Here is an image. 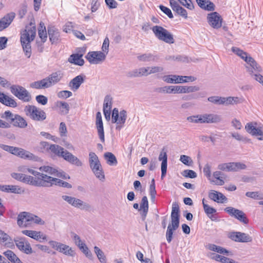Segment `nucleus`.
Masks as SVG:
<instances>
[{
    "instance_id": "f257e3e1",
    "label": "nucleus",
    "mask_w": 263,
    "mask_h": 263,
    "mask_svg": "<svg viewBox=\"0 0 263 263\" xmlns=\"http://www.w3.org/2000/svg\"><path fill=\"white\" fill-rule=\"evenodd\" d=\"M41 171L44 172L51 176L36 172V176H37L38 186H49L54 184L56 178L63 179H69V176L61 170H58L55 167L50 166L44 165L39 168Z\"/></svg>"
},
{
    "instance_id": "f03ea898",
    "label": "nucleus",
    "mask_w": 263,
    "mask_h": 263,
    "mask_svg": "<svg viewBox=\"0 0 263 263\" xmlns=\"http://www.w3.org/2000/svg\"><path fill=\"white\" fill-rule=\"evenodd\" d=\"M36 26L34 22H31L25 30L21 33V43L25 55L29 58L31 54V42L36 36Z\"/></svg>"
},
{
    "instance_id": "7ed1b4c3",
    "label": "nucleus",
    "mask_w": 263,
    "mask_h": 263,
    "mask_svg": "<svg viewBox=\"0 0 263 263\" xmlns=\"http://www.w3.org/2000/svg\"><path fill=\"white\" fill-rule=\"evenodd\" d=\"M179 207L177 202H174L172 204L171 212V223L168 224L166 232V238L168 243L171 242L173 232L177 230L179 226Z\"/></svg>"
},
{
    "instance_id": "20e7f679",
    "label": "nucleus",
    "mask_w": 263,
    "mask_h": 263,
    "mask_svg": "<svg viewBox=\"0 0 263 263\" xmlns=\"http://www.w3.org/2000/svg\"><path fill=\"white\" fill-rule=\"evenodd\" d=\"M187 121L195 124L218 123L221 121L220 115L215 114H203L187 117Z\"/></svg>"
},
{
    "instance_id": "39448f33",
    "label": "nucleus",
    "mask_w": 263,
    "mask_h": 263,
    "mask_svg": "<svg viewBox=\"0 0 263 263\" xmlns=\"http://www.w3.org/2000/svg\"><path fill=\"white\" fill-rule=\"evenodd\" d=\"M89 163L95 176L100 181L104 182L105 179L104 172L99 158L95 153H89Z\"/></svg>"
},
{
    "instance_id": "423d86ee",
    "label": "nucleus",
    "mask_w": 263,
    "mask_h": 263,
    "mask_svg": "<svg viewBox=\"0 0 263 263\" xmlns=\"http://www.w3.org/2000/svg\"><path fill=\"white\" fill-rule=\"evenodd\" d=\"M25 115L35 121L42 122L46 118V114L42 109L34 105H28L24 108Z\"/></svg>"
},
{
    "instance_id": "0eeeda50",
    "label": "nucleus",
    "mask_w": 263,
    "mask_h": 263,
    "mask_svg": "<svg viewBox=\"0 0 263 263\" xmlns=\"http://www.w3.org/2000/svg\"><path fill=\"white\" fill-rule=\"evenodd\" d=\"M151 29L159 40L171 44L175 42L173 35L167 29L160 26H154Z\"/></svg>"
},
{
    "instance_id": "6e6552de",
    "label": "nucleus",
    "mask_w": 263,
    "mask_h": 263,
    "mask_svg": "<svg viewBox=\"0 0 263 263\" xmlns=\"http://www.w3.org/2000/svg\"><path fill=\"white\" fill-rule=\"evenodd\" d=\"M162 80L169 84H179L192 82L196 80L193 76H182L176 74L164 75L162 77Z\"/></svg>"
},
{
    "instance_id": "1a4fd4ad",
    "label": "nucleus",
    "mask_w": 263,
    "mask_h": 263,
    "mask_svg": "<svg viewBox=\"0 0 263 263\" xmlns=\"http://www.w3.org/2000/svg\"><path fill=\"white\" fill-rule=\"evenodd\" d=\"M11 93L20 100L28 102L31 100L30 93L24 87L18 85H13L10 87Z\"/></svg>"
},
{
    "instance_id": "9d476101",
    "label": "nucleus",
    "mask_w": 263,
    "mask_h": 263,
    "mask_svg": "<svg viewBox=\"0 0 263 263\" xmlns=\"http://www.w3.org/2000/svg\"><path fill=\"white\" fill-rule=\"evenodd\" d=\"M127 119V112L125 110L119 112L118 109L115 108L112 112V122L117 124L116 129L120 130L123 127Z\"/></svg>"
},
{
    "instance_id": "9b49d317",
    "label": "nucleus",
    "mask_w": 263,
    "mask_h": 263,
    "mask_svg": "<svg viewBox=\"0 0 263 263\" xmlns=\"http://www.w3.org/2000/svg\"><path fill=\"white\" fill-rule=\"evenodd\" d=\"M62 198L74 208L85 210H88L91 208V206L88 203L74 197L63 195Z\"/></svg>"
},
{
    "instance_id": "f8f14e48",
    "label": "nucleus",
    "mask_w": 263,
    "mask_h": 263,
    "mask_svg": "<svg viewBox=\"0 0 263 263\" xmlns=\"http://www.w3.org/2000/svg\"><path fill=\"white\" fill-rule=\"evenodd\" d=\"M256 122H251L246 124L245 129L246 132L252 136L256 137L259 140H263V132L261 127H257Z\"/></svg>"
},
{
    "instance_id": "ddd939ff",
    "label": "nucleus",
    "mask_w": 263,
    "mask_h": 263,
    "mask_svg": "<svg viewBox=\"0 0 263 263\" xmlns=\"http://www.w3.org/2000/svg\"><path fill=\"white\" fill-rule=\"evenodd\" d=\"M106 57V54L102 51H90L85 58L91 64H99L105 60Z\"/></svg>"
},
{
    "instance_id": "4468645a",
    "label": "nucleus",
    "mask_w": 263,
    "mask_h": 263,
    "mask_svg": "<svg viewBox=\"0 0 263 263\" xmlns=\"http://www.w3.org/2000/svg\"><path fill=\"white\" fill-rule=\"evenodd\" d=\"M245 62L247 63V65L245 66L247 71L253 78L255 74H258L262 71L261 67L250 55L247 59Z\"/></svg>"
},
{
    "instance_id": "2eb2a0df",
    "label": "nucleus",
    "mask_w": 263,
    "mask_h": 263,
    "mask_svg": "<svg viewBox=\"0 0 263 263\" xmlns=\"http://www.w3.org/2000/svg\"><path fill=\"white\" fill-rule=\"evenodd\" d=\"M246 167V165L241 162L224 163L218 165L219 170L227 172L238 171L240 170H245Z\"/></svg>"
},
{
    "instance_id": "dca6fc26",
    "label": "nucleus",
    "mask_w": 263,
    "mask_h": 263,
    "mask_svg": "<svg viewBox=\"0 0 263 263\" xmlns=\"http://www.w3.org/2000/svg\"><path fill=\"white\" fill-rule=\"evenodd\" d=\"M207 20L210 26L214 29H219L222 26V18L217 12L208 14Z\"/></svg>"
},
{
    "instance_id": "f3484780",
    "label": "nucleus",
    "mask_w": 263,
    "mask_h": 263,
    "mask_svg": "<svg viewBox=\"0 0 263 263\" xmlns=\"http://www.w3.org/2000/svg\"><path fill=\"white\" fill-rule=\"evenodd\" d=\"M224 211L229 215L234 217L244 224H247L249 222V220L247 218L246 214L241 210L229 206L225 208Z\"/></svg>"
},
{
    "instance_id": "a211bd4d",
    "label": "nucleus",
    "mask_w": 263,
    "mask_h": 263,
    "mask_svg": "<svg viewBox=\"0 0 263 263\" xmlns=\"http://www.w3.org/2000/svg\"><path fill=\"white\" fill-rule=\"evenodd\" d=\"M230 238L234 241L241 242H250L252 238L249 234L240 232H234L230 234Z\"/></svg>"
},
{
    "instance_id": "6ab92c4d",
    "label": "nucleus",
    "mask_w": 263,
    "mask_h": 263,
    "mask_svg": "<svg viewBox=\"0 0 263 263\" xmlns=\"http://www.w3.org/2000/svg\"><path fill=\"white\" fill-rule=\"evenodd\" d=\"M96 125L99 138L100 141L104 143L105 142L104 131L100 112H98L96 114Z\"/></svg>"
},
{
    "instance_id": "aec40b11",
    "label": "nucleus",
    "mask_w": 263,
    "mask_h": 263,
    "mask_svg": "<svg viewBox=\"0 0 263 263\" xmlns=\"http://www.w3.org/2000/svg\"><path fill=\"white\" fill-rule=\"evenodd\" d=\"M15 245L18 249L23 252L30 254L32 253V250L29 242L24 238H20L15 240Z\"/></svg>"
},
{
    "instance_id": "412c9836",
    "label": "nucleus",
    "mask_w": 263,
    "mask_h": 263,
    "mask_svg": "<svg viewBox=\"0 0 263 263\" xmlns=\"http://www.w3.org/2000/svg\"><path fill=\"white\" fill-rule=\"evenodd\" d=\"M63 77V73L61 71L52 72L46 78L49 87L59 83Z\"/></svg>"
},
{
    "instance_id": "4be33fe9",
    "label": "nucleus",
    "mask_w": 263,
    "mask_h": 263,
    "mask_svg": "<svg viewBox=\"0 0 263 263\" xmlns=\"http://www.w3.org/2000/svg\"><path fill=\"white\" fill-rule=\"evenodd\" d=\"M61 157L68 162L78 166H81L82 165V162L77 157L67 151L64 150V153L62 154Z\"/></svg>"
},
{
    "instance_id": "5701e85b",
    "label": "nucleus",
    "mask_w": 263,
    "mask_h": 263,
    "mask_svg": "<svg viewBox=\"0 0 263 263\" xmlns=\"http://www.w3.org/2000/svg\"><path fill=\"white\" fill-rule=\"evenodd\" d=\"M158 159L159 161H162L161 163V179H162L166 175L167 171V156L166 152L163 149L160 152Z\"/></svg>"
},
{
    "instance_id": "b1692460",
    "label": "nucleus",
    "mask_w": 263,
    "mask_h": 263,
    "mask_svg": "<svg viewBox=\"0 0 263 263\" xmlns=\"http://www.w3.org/2000/svg\"><path fill=\"white\" fill-rule=\"evenodd\" d=\"M22 233L27 236H29L36 240L41 241V240H47V236L44 235L40 231L32 230H23Z\"/></svg>"
},
{
    "instance_id": "393cba45",
    "label": "nucleus",
    "mask_w": 263,
    "mask_h": 263,
    "mask_svg": "<svg viewBox=\"0 0 263 263\" xmlns=\"http://www.w3.org/2000/svg\"><path fill=\"white\" fill-rule=\"evenodd\" d=\"M209 198L218 203H223L227 201V198L221 193L212 190L209 194Z\"/></svg>"
},
{
    "instance_id": "a878e982",
    "label": "nucleus",
    "mask_w": 263,
    "mask_h": 263,
    "mask_svg": "<svg viewBox=\"0 0 263 263\" xmlns=\"http://www.w3.org/2000/svg\"><path fill=\"white\" fill-rule=\"evenodd\" d=\"M15 17L14 13H10L4 16L0 20V31L8 27Z\"/></svg>"
},
{
    "instance_id": "bb28decb",
    "label": "nucleus",
    "mask_w": 263,
    "mask_h": 263,
    "mask_svg": "<svg viewBox=\"0 0 263 263\" xmlns=\"http://www.w3.org/2000/svg\"><path fill=\"white\" fill-rule=\"evenodd\" d=\"M199 7L203 10L212 11L215 10V6L210 0H196Z\"/></svg>"
},
{
    "instance_id": "cd10ccee",
    "label": "nucleus",
    "mask_w": 263,
    "mask_h": 263,
    "mask_svg": "<svg viewBox=\"0 0 263 263\" xmlns=\"http://www.w3.org/2000/svg\"><path fill=\"white\" fill-rule=\"evenodd\" d=\"M198 86L177 85V93H190L199 90Z\"/></svg>"
},
{
    "instance_id": "c85d7f7f",
    "label": "nucleus",
    "mask_w": 263,
    "mask_h": 263,
    "mask_svg": "<svg viewBox=\"0 0 263 263\" xmlns=\"http://www.w3.org/2000/svg\"><path fill=\"white\" fill-rule=\"evenodd\" d=\"M21 188L18 185L0 184V191L2 192L20 194L21 193Z\"/></svg>"
},
{
    "instance_id": "c756f323",
    "label": "nucleus",
    "mask_w": 263,
    "mask_h": 263,
    "mask_svg": "<svg viewBox=\"0 0 263 263\" xmlns=\"http://www.w3.org/2000/svg\"><path fill=\"white\" fill-rule=\"evenodd\" d=\"M84 77L82 75H79L76 77L69 82V87L74 90L78 89L80 85L84 82Z\"/></svg>"
},
{
    "instance_id": "7c9ffc66",
    "label": "nucleus",
    "mask_w": 263,
    "mask_h": 263,
    "mask_svg": "<svg viewBox=\"0 0 263 263\" xmlns=\"http://www.w3.org/2000/svg\"><path fill=\"white\" fill-rule=\"evenodd\" d=\"M48 33L51 43H57L60 36L58 30L54 27H48Z\"/></svg>"
},
{
    "instance_id": "2f4dec72",
    "label": "nucleus",
    "mask_w": 263,
    "mask_h": 263,
    "mask_svg": "<svg viewBox=\"0 0 263 263\" xmlns=\"http://www.w3.org/2000/svg\"><path fill=\"white\" fill-rule=\"evenodd\" d=\"M12 123L14 126L24 128L27 126V122L22 117L18 115H15L14 119H12Z\"/></svg>"
},
{
    "instance_id": "473e14b6",
    "label": "nucleus",
    "mask_w": 263,
    "mask_h": 263,
    "mask_svg": "<svg viewBox=\"0 0 263 263\" xmlns=\"http://www.w3.org/2000/svg\"><path fill=\"white\" fill-rule=\"evenodd\" d=\"M137 59L141 62H147L157 61L159 58L157 55H154L151 53H146L138 55Z\"/></svg>"
},
{
    "instance_id": "72a5a7b5",
    "label": "nucleus",
    "mask_w": 263,
    "mask_h": 263,
    "mask_svg": "<svg viewBox=\"0 0 263 263\" xmlns=\"http://www.w3.org/2000/svg\"><path fill=\"white\" fill-rule=\"evenodd\" d=\"M156 91L160 93H177V85L165 86L159 87L156 89Z\"/></svg>"
},
{
    "instance_id": "f704fd0d",
    "label": "nucleus",
    "mask_w": 263,
    "mask_h": 263,
    "mask_svg": "<svg viewBox=\"0 0 263 263\" xmlns=\"http://www.w3.org/2000/svg\"><path fill=\"white\" fill-rule=\"evenodd\" d=\"M83 54H73L70 56L68 61L71 63H73L79 66H82L84 64V61L82 58Z\"/></svg>"
},
{
    "instance_id": "c9c22d12",
    "label": "nucleus",
    "mask_w": 263,
    "mask_h": 263,
    "mask_svg": "<svg viewBox=\"0 0 263 263\" xmlns=\"http://www.w3.org/2000/svg\"><path fill=\"white\" fill-rule=\"evenodd\" d=\"M58 251L66 255L70 256H74L75 255V252L72 248L62 243H60Z\"/></svg>"
},
{
    "instance_id": "e433bc0d",
    "label": "nucleus",
    "mask_w": 263,
    "mask_h": 263,
    "mask_svg": "<svg viewBox=\"0 0 263 263\" xmlns=\"http://www.w3.org/2000/svg\"><path fill=\"white\" fill-rule=\"evenodd\" d=\"M242 99L237 97H223V105L228 106L241 103Z\"/></svg>"
},
{
    "instance_id": "4c0bfd02",
    "label": "nucleus",
    "mask_w": 263,
    "mask_h": 263,
    "mask_svg": "<svg viewBox=\"0 0 263 263\" xmlns=\"http://www.w3.org/2000/svg\"><path fill=\"white\" fill-rule=\"evenodd\" d=\"M37 176L34 177L24 174L22 182L31 185L38 186Z\"/></svg>"
},
{
    "instance_id": "58836bf2",
    "label": "nucleus",
    "mask_w": 263,
    "mask_h": 263,
    "mask_svg": "<svg viewBox=\"0 0 263 263\" xmlns=\"http://www.w3.org/2000/svg\"><path fill=\"white\" fill-rule=\"evenodd\" d=\"M49 150L54 155L61 157L62 154L64 153V149L58 145L51 144L49 146Z\"/></svg>"
},
{
    "instance_id": "ea45409f",
    "label": "nucleus",
    "mask_w": 263,
    "mask_h": 263,
    "mask_svg": "<svg viewBox=\"0 0 263 263\" xmlns=\"http://www.w3.org/2000/svg\"><path fill=\"white\" fill-rule=\"evenodd\" d=\"M30 87L38 89L49 88L46 78L31 83Z\"/></svg>"
},
{
    "instance_id": "a19ab883",
    "label": "nucleus",
    "mask_w": 263,
    "mask_h": 263,
    "mask_svg": "<svg viewBox=\"0 0 263 263\" xmlns=\"http://www.w3.org/2000/svg\"><path fill=\"white\" fill-rule=\"evenodd\" d=\"M26 212H23L21 213L17 217V224L21 227H26L30 223H28L26 219Z\"/></svg>"
},
{
    "instance_id": "79ce46f5",
    "label": "nucleus",
    "mask_w": 263,
    "mask_h": 263,
    "mask_svg": "<svg viewBox=\"0 0 263 263\" xmlns=\"http://www.w3.org/2000/svg\"><path fill=\"white\" fill-rule=\"evenodd\" d=\"M104 158L107 161V163L109 165H117L118 161L115 156L110 152H107L104 154Z\"/></svg>"
},
{
    "instance_id": "37998d69",
    "label": "nucleus",
    "mask_w": 263,
    "mask_h": 263,
    "mask_svg": "<svg viewBox=\"0 0 263 263\" xmlns=\"http://www.w3.org/2000/svg\"><path fill=\"white\" fill-rule=\"evenodd\" d=\"M38 34L43 42L44 43L46 41L47 36L44 23L42 22L40 23V26L38 29Z\"/></svg>"
},
{
    "instance_id": "c03bdc74",
    "label": "nucleus",
    "mask_w": 263,
    "mask_h": 263,
    "mask_svg": "<svg viewBox=\"0 0 263 263\" xmlns=\"http://www.w3.org/2000/svg\"><path fill=\"white\" fill-rule=\"evenodd\" d=\"M232 51L236 55L241 58L245 61L248 59L250 55L247 52L241 50L240 48L236 47H233Z\"/></svg>"
},
{
    "instance_id": "a18cd8bd",
    "label": "nucleus",
    "mask_w": 263,
    "mask_h": 263,
    "mask_svg": "<svg viewBox=\"0 0 263 263\" xmlns=\"http://www.w3.org/2000/svg\"><path fill=\"white\" fill-rule=\"evenodd\" d=\"M17 156H19L21 158H22L24 159H33L34 158H35V156L34 154L30 153V152L26 151L21 148L20 149V151H19Z\"/></svg>"
},
{
    "instance_id": "49530a36",
    "label": "nucleus",
    "mask_w": 263,
    "mask_h": 263,
    "mask_svg": "<svg viewBox=\"0 0 263 263\" xmlns=\"http://www.w3.org/2000/svg\"><path fill=\"white\" fill-rule=\"evenodd\" d=\"M202 204L205 213L209 218H211V216L216 212V210L205 203L204 199L202 200Z\"/></svg>"
},
{
    "instance_id": "de8ad7c7",
    "label": "nucleus",
    "mask_w": 263,
    "mask_h": 263,
    "mask_svg": "<svg viewBox=\"0 0 263 263\" xmlns=\"http://www.w3.org/2000/svg\"><path fill=\"white\" fill-rule=\"evenodd\" d=\"M57 106L62 109L61 112L64 115H66L69 112L70 107L67 102L58 101L57 102Z\"/></svg>"
},
{
    "instance_id": "09e8293b",
    "label": "nucleus",
    "mask_w": 263,
    "mask_h": 263,
    "mask_svg": "<svg viewBox=\"0 0 263 263\" xmlns=\"http://www.w3.org/2000/svg\"><path fill=\"white\" fill-rule=\"evenodd\" d=\"M94 251L101 263H106V257L103 252L99 247L95 246Z\"/></svg>"
},
{
    "instance_id": "8fccbe9b",
    "label": "nucleus",
    "mask_w": 263,
    "mask_h": 263,
    "mask_svg": "<svg viewBox=\"0 0 263 263\" xmlns=\"http://www.w3.org/2000/svg\"><path fill=\"white\" fill-rule=\"evenodd\" d=\"M4 254L12 263H16L19 261V258L11 250L6 251L4 253Z\"/></svg>"
},
{
    "instance_id": "3c124183",
    "label": "nucleus",
    "mask_w": 263,
    "mask_h": 263,
    "mask_svg": "<svg viewBox=\"0 0 263 263\" xmlns=\"http://www.w3.org/2000/svg\"><path fill=\"white\" fill-rule=\"evenodd\" d=\"M3 104L11 107H15L17 106V104L14 99L6 95Z\"/></svg>"
},
{
    "instance_id": "603ef678",
    "label": "nucleus",
    "mask_w": 263,
    "mask_h": 263,
    "mask_svg": "<svg viewBox=\"0 0 263 263\" xmlns=\"http://www.w3.org/2000/svg\"><path fill=\"white\" fill-rule=\"evenodd\" d=\"M208 100L215 104L223 105V97L219 96H212L208 98Z\"/></svg>"
},
{
    "instance_id": "864d4df0",
    "label": "nucleus",
    "mask_w": 263,
    "mask_h": 263,
    "mask_svg": "<svg viewBox=\"0 0 263 263\" xmlns=\"http://www.w3.org/2000/svg\"><path fill=\"white\" fill-rule=\"evenodd\" d=\"M112 106V98L110 96H106L104 100L103 109L111 110Z\"/></svg>"
},
{
    "instance_id": "5fc2aeb1",
    "label": "nucleus",
    "mask_w": 263,
    "mask_h": 263,
    "mask_svg": "<svg viewBox=\"0 0 263 263\" xmlns=\"http://www.w3.org/2000/svg\"><path fill=\"white\" fill-rule=\"evenodd\" d=\"M231 136L239 141H243L246 142H250V139H248L247 138L244 137L239 134L238 133L234 132L231 133Z\"/></svg>"
},
{
    "instance_id": "6e6d98bb",
    "label": "nucleus",
    "mask_w": 263,
    "mask_h": 263,
    "mask_svg": "<svg viewBox=\"0 0 263 263\" xmlns=\"http://www.w3.org/2000/svg\"><path fill=\"white\" fill-rule=\"evenodd\" d=\"M18 171L24 173H29L34 176H36L37 171H35L31 168H29L26 165H21L18 167Z\"/></svg>"
},
{
    "instance_id": "4d7b16f0",
    "label": "nucleus",
    "mask_w": 263,
    "mask_h": 263,
    "mask_svg": "<svg viewBox=\"0 0 263 263\" xmlns=\"http://www.w3.org/2000/svg\"><path fill=\"white\" fill-rule=\"evenodd\" d=\"M72 93L68 90H62L58 92L57 96L59 98L66 99L72 96Z\"/></svg>"
},
{
    "instance_id": "13d9d810",
    "label": "nucleus",
    "mask_w": 263,
    "mask_h": 263,
    "mask_svg": "<svg viewBox=\"0 0 263 263\" xmlns=\"http://www.w3.org/2000/svg\"><path fill=\"white\" fill-rule=\"evenodd\" d=\"M79 249L87 258L90 259H92V254L85 244L81 246Z\"/></svg>"
},
{
    "instance_id": "bf43d9fd",
    "label": "nucleus",
    "mask_w": 263,
    "mask_h": 263,
    "mask_svg": "<svg viewBox=\"0 0 263 263\" xmlns=\"http://www.w3.org/2000/svg\"><path fill=\"white\" fill-rule=\"evenodd\" d=\"M180 3L190 10H193L194 6L191 0H178Z\"/></svg>"
},
{
    "instance_id": "052dcab7",
    "label": "nucleus",
    "mask_w": 263,
    "mask_h": 263,
    "mask_svg": "<svg viewBox=\"0 0 263 263\" xmlns=\"http://www.w3.org/2000/svg\"><path fill=\"white\" fill-rule=\"evenodd\" d=\"M71 235L75 244L79 247V248L85 245V243L82 241L79 235L74 233H71Z\"/></svg>"
},
{
    "instance_id": "680f3d73",
    "label": "nucleus",
    "mask_w": 263,
    "mask_h": 263,
    "mask_svg": "<svg viewBox=\"0 0 263 263\" xmlns=\"http://www.w3.org/2000/svg\"><path fill=\"white\" fill-rule=\"evenodd\" d=\"M180 160L181 162L186 165H191L193 163V161L191 157L184 155H181Z\"/></svg>"
},
{
    "instance_id": "e2e57ef3",
    "label": "nucleus",
    "mask_w": 263,
    "mask_h": 263,
    "mask_svg": "<svg viewBox=\"0 0 263 263\" xmlns=\"http://www.w3.org/2000/svg\"><path fill=\"white\" fill-rule=\"evenodd\" d=\"M182 175L187 178H195L197 177V174L194 171L192 170H184L183 172Z\"/></svg>"
},
{
    "instance_id": "0e129e2a",
    "label": "nucleus",
    "mask_w": 263,
    "mask_h": 263,
    "mask_svg": "<svg viewBox=\"0 0 263 263\" xmlns=\"http://www.w3.org/2000/svg\"><path fill=\"white\" fill-rule=\"evenodd\" d=\"M246 196L255 199H259L261 198L262 195L258 192H248L246 193Z\"/></svg>"
},
{
    "instance_id": "69168bd1",
    "label": "nucleus",
    "mask_w": 263,
    "mask_h": 263,
    "mask_svg": "<svg viewBox=\"0 0 263 263\" xmlns=\"http://www.w3.org/2000/svg\"><path fill=\"white\" fill-rule=\"evenodd\" d=\"M174 11L176 12L178 15L182 16L184 18H187V13L186 10L180 6L176 9Z\"/></svg>"
},
{
    "instance_id": "338daca9",
    "label": "nucleus",
    "mask_w": 263,
    "mask_h": 263,
    "mask_svg": "<svg viewBox=\"0 0 263 263\" xmlns=\"http://www.w3.org/2000/svg\"><path fill=\"white\" fill-rule=\"evenodd\" d=\"M55 185H58V186H62V187H66V188H68V189H70L72 187V186L70 184H69V183L66 182V181H64L63 180H61L60 179H59L58 178L56 179V181L55 182V183H54Z\"/></svg>"
},
{
    "instance_id": "774afa93",
    "label": "nucleus",
    "mask_w": 263,
    "mask_h": 263,
    "mask_svg": "<svg viewBox=\"0 0 263 263\" xmlns=\"http://www.w3.org/2000/svg\"><path fill=\"white\" fill-rule=\"evenodd\" d=\"M49 143L45 141H42L40 142L37 148L39 151L44 152L45 150H49Z\"/></svg>"
}]
</instances>
